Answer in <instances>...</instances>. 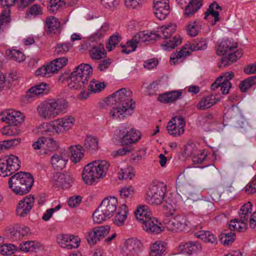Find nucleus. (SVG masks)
<instances>
[{"instance_id": "obj_1", "label": "nucleus", "mask_w": 256, "mask_h": 256, "mask_svg": "<svg viewBox=\"0 0 256 256\" xmlns=\"http://www.w3.org/2000/svg\"><path fill=\"white\" fill-rule=\"evenodd\" d=\"M107 101L114 102L116 106H114L110 112L113 119H124L130 116L135 107V102L132 98V92L129 88H120L106 98Z\"/></svg>"}, {"instance_id": "obj_2", "label": "nucleus", "mask_w": 256, "mask_h": 256, "mask_svg": "<svg viewBox=\"0 0 256 256\" xmlns=\"http://www.w3.org/2000/svg\"><path fill=\"white\" fill-rule=\"evenodd\" d=\"M237 47L236 43H234L228 40H222L219 44L216 49V54L222 56L220 64H218L220 68L226 67L241 58L243 54L242 50L234 51Z\"/></svg>"}, {"instance_id": "obj_3", "label": "nucleus", "mask_w": 256, "mask_h": 256, "mask_svg": "<svg viewBox=\"0 0 256 256\" xmlns=\"http://www.w3.org/2000/svg\"><path fill=\"white\" fill-rule=\"evenodd\" d=\"M109 166L110 164L106 160H95L88 164L82 171L83 180L86 184L92 185L106 176Z\"/></svg>"}, {"instance_id": "obj_4", "label": "nucleus", "mask_w": 256, "mask_h": 256, "mask_svg": "<svg viewBox=\"0 0 256 256\" xmlns=\"http://www.w3.org/2000/svg\"><path fill=\"white\" fill-rule=\"evenodd\" d=\"M136 218L142 223L143 229L150 234H157L161 232L158 219L151 216L152 212L148 206H140L134 212Z\"/></svg>"}, {"instance_id": "obj_5", "label": "nucleus", "mask_w": 256, "mask_h": 256, "mask_svg": "<svg viewBox=\"0 0 256 256\" xmlns=\"http://www.w3.org/2000/svg\"><path fill=\"white\" fill-rule=\"evenodd\" d=\"M92 72V68L90 64H82L78 66L70 76V88L74 90L84 88Z\"/></svg>"}, {"instance_id": "obj_6", "label": "nucleus", "mask_w": 256, "mask_h": 256, "mask_svg": "<svg viewBox=\"0 0 256 256\" xmlns=\"http://www.w3.org/2000/svg\"><path fill=\"white\" fill-rule=\"evenodd\" d=\"M117 206L118 201L115 197L105 198L92 214L94 222L100 224L110 218L113 216Z\"/></svg>"}, {"instance_id": "obj_7", "label": "nucleus", "mask_w": 256, "mask_h": 256, "mask_svg": "<svg viewBox=\"0 0 256 256\" xmlns=\"http://www.w3.org/2000/svg\"><path fill=\"white\" fill-rule=\"evenodd\" d=\"M16 158V156L12 154L0 158V175L3 177L12 176L8 180V187L16 194V186H14L16 182V168L14 164Z\"/></svg>"}, {"instance_id": "obj_8", "label": "nucleus", "mask_w": 256, "mask_h": 256, "mask_svg": "<svg viewBox=\"0 0 256 256\" xmlns=\"http://www.w3.org/2000/svg\"><path fill=\"white\" fill-rule=\"evenodd\" d=\"M176 26L170 24L167 26H162L161 28L162 36L163 38L166 39L164 44H162L163 48L166 50H170L174 48L182 42V38L179 35H176L172 37V34L176 31Z\"/></svg>"}, {"instance_id": "obj_9", "label": "nucleus", "mask_w": 256, "mask_h": 256, "mask_svg": "<svg viewBox=\"0 0 256 256\" xmlns=\"http://www.w3.org/2000/svg\"><path fill=\"white\" fill-rule=\"evenodd\" d=\"M68 62L66 57H60L56 58L50 62L46 65H44L38 68L36 72V76H40L44 77H50L52 74L56 72L59 70L64 66Z\"/></svg>"}, {"instance_id": "obj_10", "label": "nucleus", "mask_w": 256, "mask_h": 256, "mask_svg": "<svg viewBox=\"0 0 256 256\" xmlns=\"http://www.w3.org/2000/svg\"><path fill=\"white\" fill-rule=\"evenodd\" d=\"M166 191V186L162 182L152 184L146 192V200L152 204H160Z\"/></svg>"}, {"instance_id": "obj_11", "label": "nucleus", "mask_w": 256, "mask_h": 256, "mask_svg": "<svg viewBox=\"0 0 256 256\" xmlns=\"http://www.w3.org/2000/svg\"><path fill=\"white\" fill-rule=\"evenodd\" d=\"M50 91L49 84L41 82L30 88L25 94L22 96L20 102L24 104L30 102L36 96L48 94Z\"/></svg>"}, {"instance_id": "obj_12", "label": "nucleus", "mask_w": 256, "mask_h": 256, "mask_svg": "<svg viewBox=\"0 0 256 256\" xmlns=\"http://www.w3.org/2000/svg\"><path fill=\"white\" fill-rule=\"evenodd\" d=\"M143 250V245L136 238H130L124 242V247L120 250V254L124 256L138 255Z\"/></svg>"}, {"instance_id": "obj_13", "label": "nucleus", "mask_w": 256, "mask_h": 256, "mask_svg": "<svg viewBox=\"0 0 256 256\" xmlns=\"http://www.w3.org/2000/svg\"><path fill=\"white\" fill-rule=\"evenodd\" d=\"M110 230V226L106 225L93 228L85 234V238L90 245H94L98 241L106 236Z\"/></svg>"}, {"instance_id": "obj_14", "label": "nucleus", "mask_w": 256, "mask_h": 256, "mask_svg": "<svg viewBox=\"0 0 256 256\" xmlns=\"http://www.w3.org/2000/svg\"><path fill=\"white\" fill-rule=\"evenodd\" d=\"M186 122L182 116L173 117L168 124V133L174 137H178L184 133Z\"/></svg>"}, {"instance_id": "obj_15", "label": "nucleus", "mask_w": 256, "mask_h": 256, "mask_svg": "<svg viewBox=\"0 0 256 256\" xmlns=\"http://www.w3.org/2000/svg\"><path fill=\"white\" fill-rule=\"evenodd\" d=\"M122 145H132L140 138V132L132 128H122L119 130Z\"/></svg>"}, {"instance_id": "obj_16", "label": "nucleus", "mask_w": 256, "mask_h": 256, "mask_svg": "<svg viewBox=\"0 0 256 256\" xmlns=\"http://www.w3.org/2000/svg\"><path fill=\"white\" fill-rule=\"evenodd\" d=\"M34 150H40L43 148L44 151L43 154H48V152H54L58 148L57 142L50 138L42 137L39 138L38 140L32 144Z\"/></svg>"}, {"instance_id": "obj_17", "label": "nucleus", "mask_w": 256, "mask_h": 256, "mask_svg": "<svg viewBox=\"0 0 256 256\" xmlns=\"http://www.w3.org/2000/svg\"><path fill=\"white\" fill-rule=\"evenodd\" d=\"M178 4L182 8H185L184 16L189 18L193 16L201 8L202 0H178Z\"/></svg>"}, {"instance_id": "obj_18", "label": "nucleus", "mask_w": 256, "mask_h": 256, "mask_svg": "<svg viewBox=\"0 0 256 256\" xmlns=\"http://www.w3.org/2000/svg\"><path fill=\"white\" fill-rule=\"evenodd\" d=\"M52 180L54 184L58 187L68 188L71 186L72 184L74 182V178L70 172H56L54 174Z\"/></svg>"}, {"instance_id": "obj_19", "label": "nucleus", "mask_w": 256, "mask_h": 256, "mask_svg": "<svg viewBox=\"0 0 256 256\" xmlns=\"http://www.w3.org/2000/svg\"><path fill=\"white\" fill-rule=\"evenodd\" d=\"M38 116L46 120H50L56 117L50 100L40 102L37 107Z\"/></svg>"}, {"instance_id": "obj_20", "label": "nucleus", "mask_w": 256, "mask_h": 256, "mask_svg": "<svg viewBox=\"0 0 256 256\" xmlns=\"http://www.w3.org/2000/svg\"><path fill=\"white\" fill-rule=\"evenodd\" d=\"M57 242L62 247L71 250L77 248L80 240L78 237L73 235L60 234L57 237Z\"/></svg>"}, {"instance_id": "obj_21", "label": "nucleus", "mask_w": 256, "mask_h": 256, "mask_svg": "<svg viewBox=\"0 0 256 256\" xmlns=\"http://www.w3.org/2000/svg\"><path fill=\"white\" fill-rule=\"evenodd\" d=\"M189 223L184 215L177 214L169 220L168 226L172 230L184 231L187 230Z\"/></svg>"}, {"instance_id": "obj_22", "label": "nucleus", "mask_w": 256, "mask_h": 256, "mask_svg": "<svg viewBox=\"0 0 256 256\" xmlns=\"http://www.w3.org/2000/svg\"><path fill=\"white\" fill-rule=\"evenodd\" d=\"M202 250L201 244L198 241H190L186 244H181L178 251L184 254H193L200 252Z\"/></svg>"}, {"instance_id": "obj_23", "label": "nucleus", "mask_w": 256, "mask_h": 256, "mask_svg": "<svg viewBox=\"0 0 256 256\" xmlns=\"http://www.w3.org/2000/svg\"><path fill=\"white\" fill-rule=\"evenodd\" d=\"M34 200L33 196H26L22 199L17 206V216L20 217L26 216L31 210Z\"/></svg>"}, {"instance_id": "obj_24", "label": "nucleus", "mask_w": 256, "mask_h": 256, "mask_svg": "<svg viewBox=\"0 0 256 256\" xmlns=\"http://www.w3.org/2000/svg\"><path fill=\"white\" fill-rule=\"evenodd\" d=\"M168 1V0H157L154 2V14L160 20L165 19L169 14L170 6Z\"/></svg>"}, {"instance_id": "obj_25", "label": "nucleus", "mask_w": 256, "mask_h": 256, "mask_svg": "<svg viewBox=\"0 0 256 256\" xmlns=\"http://www.w3.org/2000/svg\"><path fill=\"white\" fill-rule=\"evenodd\" d=\"M75 120L72 116H65L54 121L56 127V132H62L63 130H68L74 124Z\"/></svg>"}, {"instance_id": "obj_26", "label": "nucleus", "mask_w": 256, "mask_h": 256, "mask_svg": "<svg viewBox=\"0 0 256 256\" xmlns=\"http://www.w3.org/2000/svg\"><path fill=\"white\" fill-rule=\"evenodd\" d=\"M68 157L65 150L58 152L51 157V163L54 169L57 170H62L68 162Z\"/></svg>"}, {"instance_id": "obj_27", "label": "nucleus", "mask_w": 256, "mask_h": 256, "mask_svg": "<svg viewBox=\"0 0 256 256\" xmlns=\"http://www.w3.org/2000/svg\"><path fill=\"white\" fill-rule=\"evenodd\" d=\"M56 117L60 114L66 113L68 106V102L64 98L50 99Z\"/></svg>"}, {"instance_id": "obj_28", "label": "nucleus", "mask_w": 256, "mask_h": 256, "mask_svg": "<svg viewBox=\"0 0 256 256\" xmlns=\"http://www.w3.org/2000/svg\"><path fill=\"white\" fill-rule=\"evenodd\" d=\"M182 94L181 90H172L160 94L158 100L164 104L172 103L180 98Z\"/></svg>"}, {"instance_id": "obj_29", "label": "nucleus", "mask_w": 256, "mask_h": 256, "mask_svg": "<svg viewBox=\"0 0 256 256\" xmlns=\"http://www.w3.org/2000/svg\"><path fill=\"white\" fill-rule=\"evenodd\" d=\"M167 244L162 241H156L150 247V256H165L168 254Z\"/></svg>"}, {"instance_id": "obj_30", "label": "nucleus", "mask_w": 256, "mask_h": 256, "mask_svg": "<svg viewBox=\"0 0 256 256\" xmlns=\"http://www.w3.org/2000/svg\"><path fill=\"white\" fill-rule=\"evenodd\" d=\"M218 100L219 98H216L215 95L206 96L200 100L197 104L196 108L200 110H206L214 105Z\"/></svg>"}, {"instance_id": "obj_31", "label": "nucleus", "mask_w": 256, "mask_h": 256, "mask_svg": "<svg viewBox=\"0 0 256 256\" xmlns=\"http://www.w3.org/2000/svg\"><path fill=\"white\" fill-rule=\"evenodd\" d=\"M142 44L140 37L138 36V33H137L131 40L127 42L126 45L120 44L122 48V52L123 53L128 54L134 51L138 44Z\"/></svg>"}, {"instance_id": "obj_32", "label": "nucleus", "mask_w": 256, "mask_h": 256, "mask_svg": "<svg viewBox=\"0 0 256 256\" xmlns=\"http://www.w3.org/2000/svg\"><path fill=\"white\" fill-rule=\"evenodd\" d=\"M34 132L38 134L48 135L56 132V127L54 121L50 123L42 122L34 130Z\"/></svg>"}, {"instance_id": "obj_33", "label": "nucleus", "mask_w": 256, "mask_h": 256, "mask_svg": "<svg viewBox=\"0 0 256 256\" xmlns=\"http://www.w3.org/2000/svg\"><path fill=\"white\" fill-rule=\"evenodd\" d=\"M252 204L248 202L242 206L239 212V218L232 220V222H241L247 223L249 215L252 212Z\"/></svg>"}, {"instance_id": "obj_34", "label": "nucleus", "mask_w": 256, "mask_h": 256, "mask_svg": "<svg viewBox=\"0 0 256 256\" xmlns=\"http://www.w3.org/2000/svg\"><path fill=\"white\" fill-rule=\"evenodd\" d=\"M90 56L92 60H100L106 56V52L104 45L99 44L92 46L89 50Z\"/></svg>"}, {"instance_id": "obj_35", "label": "nucleus", "mask_w": 256, "mask_h": 256, "mask_svg": "<svg viewBox=\"0 0 256 256\" xmlns=\"http://www.w3.org/2000/svg\"><path fill=\"white\" fill-rule=\"evenodd\" d=\"M128 214V208L126 204H122L120 207L114 220V223L118 226L124 225Z\"/></svg>"}, {"instance_id": "obj_36", "label": "nucleus", "mask_w": 256, "mask_h": 256, "mask_svg": "<svg viewBox=\"0 0 256 256\" xmlns=\"http://www.w3.org/2000/svg\"><path fill=\"white\" fill-rule=\"evenodd\" d=\"M195 236L204 240V242L216 245L218 243L216 237L209 231H200L195 234Z\"/></svg>"}, {"instance_id": "obj_37", "label": "nucleus", "mask_w": 256, "mask_h": 256, "mask_svg": "<svg viewBox=\"0 0 256 256\" xmlns=\"http://www.w3.org/2000/svg\"><path fill=\"white\" fill-rule=\"evenodd\" d=\"M18 182L19 184L17 186V195L22 196L30 192L33 185L34 178H32L30 182L26 180H21Z\"/></svg>"}, {"instance_id": "obj_38", "label": "nucleus", "mask_w": 256, "mask_h": 256, "mask_svg": "<svg viewBox=\"0 0 256 256\" xmlns=\"http://www.w3.org/2000/svg\"><path fill=\"white\" fill-rule=\"evenodd\" d=\"M190 54V52L186 50V48L184 47L179 52L172 54L170 62L171 64H176V63L182 62L184 58Z\"/></svg>"}, {"instance_id": "obj_39", "label": "nucleus", "mask_w": 256, "mask_h": 256, "mask_svg": "<svg viewBox=\"0 0 256 256\" xmlns=\"http://www.w3.org/2000/svg\"><path fill=\"white\" fill-rule=\"evenodd\" d=\"M85 148L90 152H94L98 148V140L92 136H88L84 143Z\"/></svg>"}, {"instance_id": "obj_40", "label": "nucleus", "mask_w": 256, "mask_h": 256, "mask_svg": "<svg viewBox=\"0 0 256 256\" xmlns=\"http://www.w3.org/2000/svg\"><path fill=\"white\" fill-rule=\"evenodd\" d=\"M16 112L9 110L0 114V120L6 122L8 124H16Z\"/></svg>"}, {"instance_id": "obj_41", "label": "nucleus", "mask_w": 256, "mask_h": 256, "mask_svg": "<svg viewBox=\"0 0 256 256\" xmlns=\"http://www.w3.org/2000/svg\"><path fill=\"white\" fill-rule=\"evenodd\" d=\"M46 24L48 30L51 32L55 33L60 28V23L58 20L53 16H50L46 18Z\"/></svg>"}, {"instance_id": "obj_42", "label": "nucleus", "mask_w": 256, "mask_h": 256, "mask_svg": "<svg viewBox=\"0 0 256 256\" xmlns=\"http://www.w3.org/2000/svg\"><path fill=\"white\" fill-rule=\"evenodd\" d=\"M82 147L80 145H76L70 147L72 161L74 163L79 162L84 156Z\"/></svg>"}, {"instance_id": "obj_43", "label": "nucleus", "mask_w": 256, "mask_h": 256, "mask_svg": "<svg viewBox=\"0 0 256 256\" xmlns=\"http://www.w3.org/2000/svg\"><path fill=\"white\" fill-rule=\"evenodd\" d=\"M20 248L21 251L25 252H33L39 250V243L34 241L24 242L20 245Z\"/></svg>"}, {"instance_id": "obj_44", "label": "nucleus", "mask_w": 256, "mask_h": 256, "mask_svg": "<svg viewBox=\"0 0 256 256\" xmlns=\"http://www.w3.org/2000/svg\"><path fill=\"white\" fill-rule=\"evenodd\" d=\"M254 84H256V76L242 81L240 84V88L242 92H245Z\"/></svg>"}, {"instance_id": "obj_45", "label": "nucleus", "mask_w": 256, "mask_h": 256, "mask_svg": "<svg viewBox=\"0 0 256 256\" xmlns=\"http://www.w3.org/2000/svg\"><path fill=\"white\" fill-rule=\"evenodd\" d=\"M42 14V8L40 4H36L28 8L26 12V17L28 18L30 15L37 16Z\"/></svg>"}, {"instance_id": "obj_46", "label": "nucleus", "mask_w": 256, "mask_h": 256, "mask_svg": "<svg viewBox=\"0 0 256 256\" xmlns=\"http://www.w3.org/2000/svg\"><path fill=\"white\" fill-rule=\"evenodd\" d=\"M176 188L177 193L182 200H186L190 198L192 194L188 190L186 186L179 184L178 182H176Z\"/></svg>"}, {"instance_id": "obj_47", "label": "nucleus", "mask_w": 256, "mask_h": 256, "mask_svg": "<svg viewBox=\"0 0 256 256\" xmlns=\"http://www.w3.org/2000/svg\"><path fill=\"white\" fill-rule=\"evenodd\" d=\"M200 29V26L196 21L191 22L187 25V34L191 37L198 35Z\"/></svg>"}, {"instance_id": "obj_48", "label": "nucleus", "mask_w": 256, "mask_h": 256, "mask_svg": "<svg viewBox=\"0 0 256 256\" xmlns=\"http://www.w3.org/2000/svg\"><path fill=\"white\" fill-rule=\"evenodd\" d=\"M192 160L195 164H202L207 156V154L204 150H195L191 153Z\"/></svg>"}, {"instance_id": "obj_49", "label": "nucleus", "mask_w": 256, "mask_h": 256, "mask_svg": "<svg viewBox=\"0 0 256 256\" xmlns=\"http://www.w3.org/2000/svg\"><path fill=\"white\" fill-rule=\"evenodd\" d=\"M207 48V42L204 38L198 39L190 44V49L192 51L204 50Z\"/></svg>"}, {"instance_id": "obj_50", "label": "nucleus", "mask_w": 256, "mask_h": 256, "mask_svg": "<svg viewBox=\"0 0 256 256\" xmlns=\"http://www.w3.org/2000/svg\"><path fill=\"white\" fill-rule=\"evenodd\" d=\"M228 228L232 231L237 230L238 232H242L246 230L248 228V224L246 222H232L230 221L228 224Z\"/></svg>"}, {"instance_id": "obj_51", "label": "nucleus", "mask_w": 256, "mask_h": 256, "mask_svg": "<svg viewBox=\"0 0 256 256\" xmlns=\"http://www.w3.org/2000/svg\"><path fill=\"white\" fill-rule=\"evenodd\" d=\"M16 251V246L10 244H6L0 246V254L2 255L10 256Z\"/></svg>"}, {"instance_id": "obj_52", "label": "nucleus", "mask_w": 256, "mask_h": 256, "mask_svg": "<svg viewBox=\"0 0 256 256\" xmlns=\"http://www.w3.org/2000/svg\"><path fill=\"white\" fill-rule=\"evenodd\" d=\"M235 238L236 235L234 232H232L228 233L223 232L222 236L220 238V241L224 245L228 246L234 242Z\"/></svg>"}, {"instance_id": "obj_53", "label": "nucleus", "mask_w": 256, "mask_h": 256, "mask_svg": "<svg viewBox=\"0 0 256 256\" xmlns=\"http://www.w3.org/2000/svg\"><path fill=\"white\" fill-rule=\"evenodd\" d=\"M10 8H5L0 15V32L3 31L2 26L10 22Z\"/></svg>"}, {"instance_id": "obj_54", "label": "nucleus", "mask_w": 256, "mask_h": 256, "mask_svg": "<svg viewBox=\"0 0 256 256\" xmlns=\"http://www.w3.org/2000/svg\"><path fill=\"white\" fill-rule=\"evenodd\" d=\"M132 171L131 168H121L118 174L119 179L122 180L124 179L132 180L134 176V174Z\"/></svg>"}, {"instance_id": "obj_55", "label": "nucleus", "mask_w": 256, "mask_h": 256, "mask_svg": "<svg viewBox=\"0 0 256 256\" xmlns=\"http://www.w3.org/2000/svg\"><path fill=\"white\" fill-rule=\"evenodd\" d=\"M138 36H140V40L142 44L146 42L156 40L160 36L156 33H150V34H148L144 31L138 32Z\"/></svg>"}, {"instance_id": "obj_56", "label": "nucleus", "mask_w": 256, "mask_h": 256, "mask_svg": "<svg viewBox=\"0 0 256 256\" xmlns=\"http://www.w3.org/2000/svg\"><path fill=\"white\" fill-rule=\"evenodd\" d=\"M121 40L120 36L117 34H113L110 36L108 42L106 44V48L108 51H111L113 48H114L116 46L118 45V42H120Z\"/></svg>"}, {"instance_id": "obj_57", "label": "nucleus", "mask_w": 256, "mask_h": 256, "mask_svg": "<svg viewBox=\"0 0 256 256\" xmlns=\"http://www.w3.org/2000/svg\"><path fill=\"white\" fill-rule=\"evenodd\" d=\"M72 46V44L70 42H64L57 44L54 52L58 54H63L68 52Z\"/></svg>"}, {"instance_id": "obj_58", "label": "nucleus", "mask_w": 256, "mask_h": 256, "mask_svg": "<svg viewBox=\"0 0 256 256\" xmlns=\"http://www.w3.org/2000/svg\"><path fill=\"white\" fill-rule=\"evenodd\" d=\"M106 86L104 82H91L88 86V89L92 92L96 93L102 91Z\"/></svg>"}, {"instance_id": "obj_59", "label": "nucleus", "mask_w": 256, "mask_h": 256, "mask_svg": "<svg viewBox=\"0 0 256 256\" xmlns=\"http://www.w3.org/2000/svg\"><path fill=\"white\" fill-rule=\"evenodd\" d=\"M3 135L14 136L16 134V124H8L2 129Z\"/></svg>"}, {"instance_id": "obj_60", "label": "nucleus", "mask_w": 256, "mask_h": 256, "mask_svg": "<svg viewBox=\"0 0 256 256\" xmlns=\"http://www.w3.org/2000/svg\"><path fill=\"white\" fill-rule=\"evenodd\" d=\"M120 195L122 198L126 199L130 198L134 193V189L132 186H124L120 190Z\"/></svg>"}, {"instance_id": "obj_61", "label": "nucleus", "mask_w": 256, "mask_h": 256, "mask_svg": "<svg viewBox=\"0 0 256 256\" xmlns=\"http://www.w3.org/2000/svg\"><path fill=\"white\" fill-rule=\"evenodd\" d=\"M205 16L204 18V19H206L208 16L210 15H212L214 18V24H212L214 25L217 22H218L220 20V18H219V12L217 11H215L213 9V5L210 4L208 8V10L205 12Z\"/></svg>"}, {"instance_id": "obj_62", "label": "nucleus", "mask_w": 256, "mask_h": 256, "mask_svg": "<svg viewBox=\"0 0 256 256\" xmlns=\"http://www.w3.org/2000/svg\"><path fill=\"white\" fill-rule=\"evenodd\" d=\"M109 30V25L108 24H104L102 26L100 29L99 31L96 32L92 36V38L94 40L100 39L106 34V32Z\"/></svg>"}, {"instance_id": "obj_63", "label": "nucleus", "mask_w": 256, "mask_h": 256, "mask_svg": "<svg viewBox=\"0 0 256 256\" xmlns=\"http://www.w3.org/2000/svg\"><path fill=\"white\" fill-rule=\"evenodd\" d=\"M246 191L248 194L256 192V174L253 178L252 181L246 186Z\"/></svg>"}, {"instance_id": "obj_64", "label": "nucleus", "mask_w": 256, "mask_h": 256, "mask_svg": "<svg viewBox=\"0 0 256 256\" xmlns=\"http://www.w3.org/2000/svg\"><path fill=\"white\" fill-rule=\"evenodd\" d=\"M102 4L106 8L114 9L119 4V0H101Z\"/></svg>"}]
</instances>
